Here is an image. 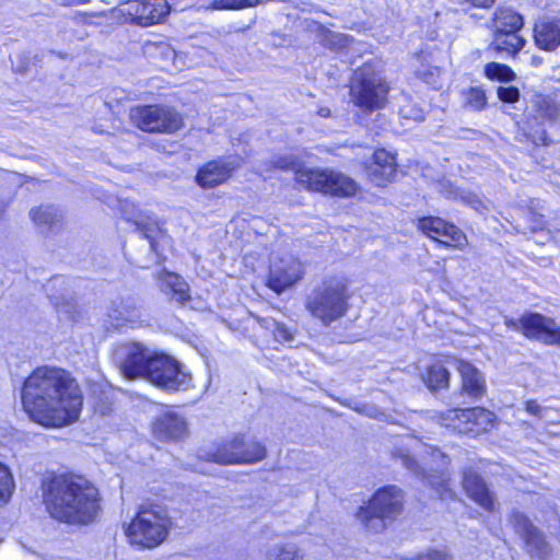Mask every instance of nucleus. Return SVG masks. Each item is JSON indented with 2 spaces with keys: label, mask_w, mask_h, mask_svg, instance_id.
<instances>
[{
  "label": "nucleus",
  "mask_w": 560,
  "mask_h": 560,
  "mask_svg": "<svg viewBox=\"0 0 560 560\" xmlns=\"http://www.w3.org/2000/svg\"><path fill=\"white\" fill-rule=\"evenodd\" d=\"M65 283V279L63 277H55L50 280V282L47 284L46 287V290L49 291L50 290V287H55L57 284H63Z\"/></svg>",
  "instance_id": "obj_50"
},
{
  "label": "nucleus",
  "mask_w": 560,
  "mask_h": 560,
  "mask_svg": "<svg viewBox=\"0 0 560 560\" xmlns=\"http://www.w3.org/2000/svg\"><path fill=\"white\" fill-rule=\"evenodd\" d=\"M362 415H365L370 418L382 419L385 415L377 409L374 405L365 404L362 405Z\"/></svg>",
  "instance_id": "obj_45"
},
{
  "label": "nucleus",
  "mask_w": 560,
  "mask_h": 560,
  "mask_svg": "<svg viewBox=\"0 0 560 560\" xmlns=\"http://www.w3.org/2000/svg\"><path fill=\"white\" fill-rule=\"evenodd\" d=\"M159 281L161 290L178 305L187 306L192 302L188 283L177 273L163 270L159 275Z\"/></svg>",
  "instance_id": "obj_27"
},
{
  "label": "nucleus",
  "mask_w": 560,
  "mask_h": 560,
  "mask_svg": "<svg viewBox=\"0 0 560 560\" xmlns=\"http://www.w3.org/2000/svg\"><path fill=\"white\" fill-rule=\"evenodd\" d=\"M395 156L384 149L376 150L369 162L365 163V171L370 179L377 186H383L392 179L396 173Z\"/></svg>",
  "instance_id": "obj_21"
},
{
  "label": "nucleus",
  "mask_w": 560,
  "mask_h": 560,
  "mask_svg": "<svg viewBox=\"0 0 560 560\" xmlns=\"http://www.w3.org/2000/svg\"><path fill=\"white\" fill-rule=\"evenodd\" d=\"M159 281L161 290L178 305L187 306L192 302L188 283L177 273L163 270L159 275Z\"/></svg>",
  "instance_id": "obj_28"
},
{
  "label": "nucleus",
  "mask_w": 560,
  "mask_h": 560,
  "mask_svg": "<svg viewBox=\"0 0 560 560\" xmlns=\"http://www.w3.org/2000/svg\"><path fill=\"white\" fill-rule=\"evenodd\" d=\"M293 155L275 156L271 167L295 171L296 182L308 190L337 197H351L358 191V184L348 175L330 168H296Z\"/></svg>",
  "instance_id": "obj_3"
},
{
  "label": "nucleus",
  "mask_w": 560,
  "mask_h": 560,
  "mask_svg": "<svg viewBox=\"0 0 560 560\" xmlns=\"http://www.w3.org/2000/svg\"><path fill=\"white\" fill-rule=\"evenodd\" d=\"M464 104L471 110L479 112L487 106V95L482 88L471 86L464 92Z\"/></svg>",
  "instance_id": "obj_38"
},
{
  "label": "nucleus",
  "mask_w": 560,
  "mask_h": 560,
  "mask_svg": "<svg viewBox=\"0 0 560 560\" xmlns=\"http://www.w3.org/2000/svg\"><path fill=\"white\" fill-rule=\"evenodd\" d=\"M402 505V491L397 486H386L372 495L366 506L359 508L355 517L365 528L378 533L401 513Z\"/></svg>",
  "instance_id": "obj_6"
},
{
  "label": "nucleus",
  "mask_w": 560,
  "mask_h": 560,
  "mask_svg": "<svg viewBox=\"0 0 560 560\" xmlns=\"http://www.w3.org/2000/svg\"><path fill=\"white\" fill-rule=\"evenodd\" d=\"M258 323L266 330L271 331L277 341L290 342L294 339V332L289 327L271 317L259 318Z\"/></svg>",
  "instance_id": "obj_35"
},
{
  "label": "nucleus",
  "mask_w": 560,
  "mask_h": 560,
  "mask_svg": "<svg viewBox=\"0 0 560 560\" xmlns=\"http://www.w3.org/2000/svg\"><path fill=\"white\" fill-rule=\"evenodd\" d=\"M399 115L404 119L417 122L424 120V112L422 107L409 100H406V102L400 105Z\"/></svg>",
  "instance_id": "obj_40"
},
{
  "label": "nucleus",
  "mask_w": 560,
  "mask_h": 560,
  "mask_svg": "<svg viewBox=\"0 0 560 560\" xmlns=\"http://www.w3.org/2000/svg\"><path fill=\"white\" fill-rule=\"evenodd\" d=\"M264 0H215L212 8L215 10H240L254 7Z\"/></svg>",
  "instance_id": "obj_41"
},
{
  "label": "nucleus",
  "mask_w": 560,
  "mask_h": 560,
  "mask_svg": "<svg viewBox=\"0 0 560 560\" xmlns=\"http://www.w3.org/2000/svg\"><path fill=\"white\" fill-rule=\"evenodd\" d=\"M510 521L515 532L523 538L526 551L530 557L546 560L550 548L542 532L534 526L525 514L518 511L512 513Z\"/></svg>",
  "instance_id": "obj_15"
},
{
  "label": "nucleus",
  "mask_w": 560,
  "mask_h": 560,
  "mask_svg": "<svg viewBox=\"0 0 560 560\" xmlns=\"http://www.w3.org/2000/svg\"><path fill=\"white\" fill-rule=\"evenodd\" d=\"M485 75L490 80L511 82L515 79V72L506 65L495 61L485 66Z\"/></svg>",
  "instance_id": "obj_37"
},
{
  "label": "nucleus",
  "mask_w": 560,
  "mask_h": 560,
  "mask_svg": "<svg viewBox=\"0 0 560 560\" xmlns=\"http://www.w3.org/2000/svg\"><path fill=\"white\" fill-rule=\"evenodd\" d=\"M265 560H306L304 552L292 542L277 544L264 553Z\"/></svg>",
  "instance_id": "obj_33"
},
{
  "label": "nucleus",
  "mask_w": 560,
  "mask_h": 560,
  "mask_svg": "<svg viewBox=\"0 0 560 560\" xmlns=\"http://www.w3.org/2000/svg\"><path fill=\"white\" fill-rule=\"evenodd\" d=\"M465 1L476 8H490L495 2V0H465Z\"/></svg>",
  "instance_id": "obj_47"
},
{
  "label": "nucleus",
  "mask_w": 560,
  "mask_h": 560,
  "mask_svg": "<svg viewBox=\"0 0 560 560\" xmlns=\"http://www.w3.org/2000/svg\"><path fill=\"white\" fill-rule=\"evenodd\" d=\"M317 113L320 117L330 116V109L328 107H320Z\"/></svg>",
  "instance_id": "obj_51"
},
{
  "label": "nucleus",
  "mask_w": 560,
  "mask_h": 560,
  "mask_svg": "<svg viewBox=\"0 0 560 560\" xmlns=\"http://www.w3.org/2000/svg\"><path fill=\"white\" fill-rule=\"evenodd\" d=\"M526 316L527 313L523 314L518 319L505 317L504 325L514 331H521L525 336V327L523 324V319Z\"/></svg>",
  "instance_id": "obj_44"
},
{
  "label": "nucleus",
  "mask_w": 560,
  "mask_h": 560,
  "mask_svg": "<svg viewBox=\"0 0 560 560\" xmlns=\"http://www.w3.org/2000/svg\"><path fill=\"white\" fill-rule=\"evenodd\" d=\"M559 108L548 96L536 95L532 101L526 120L518 126L515 132V141L521 143L530 142L535 145H547L548 137L545 129L546 122H552L558 118Z\"/></svg>",
  "instance_id": "obj_8"
},
{
  "label": "nucleus",
  "mask_w": 560,
  "mask_h": 560,
  "mask_svg": "<svg viewBox=\"0 0 560 560\" xmlns=\"http://www.w3.org/2000/svg\"><path fill=\"white\" fill-rule=\"evenodd\" d=\"M129 5V13L143 26L161 23L171 10L166 0L133 1Z\"/></svg>",
  "instance_id": "obj_20"
},
{
  "label": "nucleus",
  "mask_w": 560,
  "mask_h": 560,
  "mask_svg": "<svg viewBox=\"0 0 560 560\" xmlns=\"http://www.w3.org/2000/svg\"><path fill=\"white\" fill-rule=\"evenodd\" d=\"M494 415L485 408L452 409L441 415V423L459 434L478 435L492 425Z\"/></svg>",
  "instance_id": "obj_12"
},
{
  "label": "nucleus",
  "mask_w": 560,
  "mask_h": 560,
  "mask_svg": "<svg viewBox=\"0 0 560 560\" xmlns=\"http://www.w3.org/2000/svg\"><path fill=\"white\" fill-rule=\"evenodd\" d=\"M56 3H59L61 5H74V4H81L85 3L86 0H52Z\"/></svg>",
  "instance_id": "obj_49"
},
{
  "label": "nucleus",
  "mask_w": 560,
  "mask_h": 560,
  "mask_svg": "<svg viewBox=\"0 0 560 560\" xmlns=\"http://www.w3.org/2000/svg\"><path fill=\"white\" fill-rule=\"evenodd\" d=\"M535 45L545 51H553L560 46V19L544 16L534 26Z\"/></svg>",
  "instance_id": "obj_24"
},
{
  "label": "nucleus",
  "mask_w": 560,
  "mask_h": 560,
  "mask_svg": "<svg viewBox=\"0 0 560 560\" xmlns=\"http://www.w3.org/2000/svg\"><path fill=\"white\" fill-rule=\"evenodd\" d=\"M303 276V266L293 256L272 260L270 265L268 285L278 294L293 285Z\"/></svg>",
  "instance_id": "obj_16"
},
{
  "label": "nucleus",
  "mask_w": 560,
  "mask_h": 560,
  "mask_svg": "<svg viewBox=\"0 0 560 560\" xmlns=\"http://www.w3.org/2000/svg\"><path fill=\"white\" fill-rule=\"evenodd\" d=\"M526 39L515 32H495L489 49L509 57H515L525 46Z\"/></svg>",
  "instance_id": "obj_29"
},
{
  "label": "nucleus",
  "mask_w": 560,
  "mask_h": 560,
  "mask_svg": "<svg viewBox=\"0 0 560 560\" xmlns=\"http://www.w3.org/2000/svg\"><path fill=\"white\" fill-rule=\"evenodd\" d=\"M523 324L526 338L560 348V325L552 317L537 312H528Z\"/></svg>",
  "instance_id": "obj_17"
},
{
  "label": "nucleus",
  "mask_w": 560,
  "mask_h": 560,
  "mask_svg": "<svg viewBox=\"0 0 560 560\" xmlns=\"http://www.w3.org/2000/svg\"><path fill=\"white\" fill-rule=\"evenodd\" d=\"M528 222L532 224V231H541L546 226V220L544 215L537 213V212H529L527 217Z\"/></svg>",
  "instance_id": "obj_43"
},
{
  "label": "nucleus",
  "mask_w": 560,
  "mask_h": 560,
  "mask_svg": "<svg viewBox=\"0 0 560 560\" xmlns=\"http://www.w3.org/2000/svg\"><path fill=\"white\" fill-rule=\"evenodd\" d=\"M498 97L504 103H515L520 100V90L515 86H500Z\"/></svg>",
  "instance_id": "obj_42"
},
{
  "label": "nucleus",
  "mask_w": 560,
  "mask_h": 560,
  "mask_svg": "<svg viewBox=\"0 0 560 560\" xmlns=\"http://www.w3.org/2000/svg\"><path fill=\"white\" fill-rule=\"evenodd\" d=\"M266 448L256 441H247L244 436H235L223 443L212 454V460L219 464H252L264 459Z\"/></svg>",
  "instance_id": "obj_13"
},
{
  "label": "nucleus",
  "mask_w": 560,
  "mask_h": 560,
  "mask_svg": "<svg viewBox=\"0 0 560 560\" xmlns=\"http://www.w3.org/2000/svg\"><path fill=\"white\" fill-rule=\"evenodd\" d=\"M362 405H365V402H354V405L351 406V408L357 412L362 413Z\"/></svg>",
  "instance_id": "obj_53"
},
{
  "label": "nucleus",
  "mask_w": 560,
  "mask_h": 560,
  "mask_svg": "<svg viewBox=\"0 0 560 560\" xmlns=\"http://www.w3.org/2000/svg\"><path fill=\"white\" fill-rule=\"evenodd\" d=\"M395 457L399 463L411 471L415 476L425 481L441 499H452L453 491L448 488V477L446 475V467L448 465L447 456L439 450L432 452V457L440 458L441 463L434 472H427L424 468L407 452L399 450Z\"/></svg>",
  "instance_id": "obj_11"
},
{
  "label": "nucleus",
  "mask_w": 560,
  "mask_h": 560,
  "mask_svg": "<svg viewBox=\"0 0 560 560\" xmlns=\"http://www.w3.org/2000/svg\"><path fill=\"white\" fill-rule=\"evenodd\" d=\"M141 322V311L132 299L113 302L107 312V324L118 330L135 327Z\"/></svg>",
  "instance_id": "obj_22"
},
{
  "label": "nucleus",
  "mask_w": 560,
  "mask_h": 560,
  "mask_svg": "<svg viewBox=\"0 0 560 560\" xmlns=\"http://www.w3.org/2000/svg\"><path fill=\"white\" fill-rule=\"evenodd\" d=\"M526 411L529 412L533 416H540V412L542 410L541 406L536 400H528L526 401Z\"/></svg>",
  "instance_id": "obj_46"
},
{
  "label": "nucleus",
  "mask_w": 560,
  "mask_h": 560,
  "mask_svg": "<svg viewBox=\"0 0 560 560\" xmlns=\"http://www.w3.org/2000/svg\"><path fill=\"white\" fill-rule=\"evenodd\" d=\"M130 119L145 132L174 133L184 126L182 114L166 104L137 106L130 110Z\"/></svg>",
  "instance_id": "obj_10"
},
{
  "label": "nucleus",
  "mask_w": 560,
  "mask_h": 560,
  "mask_svg": "<svg viewBox=\"0 0 560 560\" xmlns=\"http://www.w3.org/2000/svg\"><path fill=\"white\" fill-rule=\"evenodd\" d=\"M418 228L430 238L446 246H460L465 234L454 224L439 217H424L418 220Z\"/></svg>",
  "instance_id": "obj_18"
},
{
  "label": "nucleus",
  "mask_w": 560,
  "mask_h": 560,
  "mask_svg": "<svg viewBox=\"0 0 560 560\" xmlns=\"http://www.w3.org/2000/svg\"><path fill=\"white\" fill-rule=\"evenodd\" d=\"M462 378L460 396L478 400L487 392L486 381L481 372L469 362L460 361L457 365Z\"/></svg>",
  "instance_id": "obj_26"
},
{
  "label": "nucleus",
  "mask_w": 560,
  "mask_h": 560,
  "mask_svg": "<svg viewBox=\"0 0 560 560\" xmlns=\"http://www.w3.org/2000/svg\"><path fill=\"white\" fill-rule=\"evenodd\" d=\"M143 378L168 393L188 390L191 387V374L174 358L155 352L149 360Z\"/></svg>",
  "instance_id": "obj_9"
},
{
  "label": "nucleus",
  "mask_w": 560,
  "mask_h": 560,
  "mask_svg": "<svg viewBox=\"0 0 560 560\" xmlns=\"http://www.w3.org/2000/svg\"><path fill=\"white\" fill-rule=\"evenodd\" d=\"M523 25V16L511 8H498L494 11L493 31L518 33Z\"/></svg>",
  "instance_id": "obj_31"
},
{
  "label": "nucleus",
  "mask_w": 560,
  "mask_h": 560,
  "mask_svg": "<svg viewBox=\"0 0 560 560\" xmlns=\"http://www.w3.org/2000/svg\"><path fill=\"white\" fill-rule=\"evenodd\" d=\"M153 432L161 441H179L188 434L186 419L176 411H165L153 423Z\"/></svg>",
  "instance_id": "obj_19"
},
{
  "label": "nucleus",
  "mask_w": 560,
  "mask_h": 560,
  "mask_svg": "<svg viewBox=\"0 0 560 560\" xmlns=\"http://www.w3.org/2000/svg\"><path fill=\"white\" fill-rule=\"evenodd\" d=\"M14 487L15 485L10 469L0 463V505L10 501Z\"/></svg>",
  "instance_id": "obj_39"
},
{
  "label": "nucleus",
  "mask_w": 560,
  "mask_h": 560,
  "mask_svg": "<svg viewBox=\"0 0 560 560\" xmlns=\"http://www.w3.org/2000/svg\"><path fill=\"white\" fill-rule=\"evenodd\" d=\"M362 405H365V402H354V405L351 406V408L357 412L362 413Z\"/></svg>",
  "instance_id": "obj_52"
},
{
  "label": "nucleus",
  "mask_w": 560,
  "mask_h": 560,
  "mask_svg": "<svg viewBox=\"0 0 560 560\" xmlns=\"http://www.w3.org/2000/svg\"><path fill=\"white\" fill-rule=\"evenodd\" d=\"M30 214L33 222L38 225L44 233L51 231L61 220L60 212L52 206L32 209Z\"/></svg>",
  "instance_id": "obj_32"
},
{
  "label": "nucleus",
  "mask_w": 560,
  "mask_h": 560,
  "mask_svg": "<svg viewBox=\"0 0 560 560\" xmlns=\"http://www.w3.org/2000/svg\"><path fill=\"white\" fill-rule=\"evenodd\" d=\"M21 399L30 418L47 428H60L79 419L82 395L77 382L58 368H37L25 378Z\"/></svg>",
  "instance_id": "obj_1"
},
{
  "label": "nucleus",
  "mask_w": 560,
  "mask_h": 560,
  "mask_svg": "<svg viewBox=\"0 0 560 560\" xmlns=\"http://www.w3.org/2000/svg\"><path fill=\"white\" fill-rule=\"evenodd\" d=\"M389 85L371 66L364 65L353 73L350 96L353 104L368 112L381 109L387 103Z\"/></svg>",
  "instance_id": "obj_7"
},
{
  "label": "nucleus",
  "mask_w": 560,
  "mask_h": 560,
  "mask_svg": "<svg viewBox=\"0 0 560 560\" xmlns=\"http://www.w3.org/2000/svg\"><path fill=\"white\" fill-rule=\"evenodd\" d=\"M349 299V287L345 278L326 277L306 295L305 310L327 327L347 314Z\"/></svg>",
  "instance_id": "obj_4"
},
{
  "label": "nucleus",
  "mask_w": 560,
  "mask_h": 560,
  "mask_svg": "<svg viewBox=\"0 0 560 560\" xmlns=\"http://www.w3.org/2000/svg\"><path fill=\"white\" fill-rule=\"evenodd\" d=\"M154 353L140 342H129L121 345L115 355L121 374L126 378L133 380L144 376L149 360Z\"/></svg>",
  "instance_id": "obj_14"
},
{
  "label": "nucleus",
  "mask_w": 560,
  "mask_h": 560,
  "mask_svg": "<svg viewBox=\"0 0 560 560\" xmlns=\"http://www.w3.org/2000/svg\"><path fill=\"white\" fill-rule=\"evenodd\" d=\"M421 65L416 69V74L419 79H421L423 82H425L429 85H432L434 89H438L440 85V75H441V69L436 66L427 65L423 62L424 55L421 52L417 57Z\"/></svg>",
  "instance_id": "obj_36"
},
{
  "label": "nucleus",
  "mask_w": 560,
  "mask_h": 560,
  "mask_svg": "<svg viewBox=\"0 0 560 560\" xmlns=\"http://www.w3.org/2000/svg\"><path fill=\"white\" fill-rule=\"evenodd\" d=\"M126 220L136 225L137 231L142 235V237L149 241L151 250L156 253L158 244L155 237L161 230L155 218L139 212L126 215Z\"/></svg>",
  "instance_id": "obj_30"
},
{
  "label": "nucleus",
  "mask_w": 560,
  "mask_h": 560,
  "mask_svg": "<svg viewBox=\"0 0 560 560\" xmlns=\"http://www.w3.org/2000/svg\"><path fill=\"white\" fill-rule=\"evenodd\" d=\"M238 166L236 160H214L201 167L196 182L203 188H212L225 182Z\"/></svg>",
  "instance_id": "obj_23"
},
{
  "label": "nucleus",
  "mask_w": 560,
  "mask_h": 560,
  "mask_svg": "<svg viewBox=\"0 0 560 560\" xmlns=\"http://www.w3.org/2000/svg\"><path fill=\"white\" fill-rule=\"evenodd\" d=\"M422 380L432 392L446 388L450 381V372L441 363H433L428 366Z\"/></svg>",
  "instance_id": "obj_34"
},
{
  "label": "nucleus",
  "mask_w": 560,
  "mask_h": 560,
  "mask_svg": "<svg viewBox=\"0 0 560 560\" xmlns=\"http://www.w3.org/2000/svg\"><path fill=\"white\" fill-rule=\"evenodd\" d=\"M44 502L51 517L88 525L100 512L98 490L82 477H54L43 485Z\"/></svg>",
  "instance_id": "obj_2"
},
{
  "label": "nucleus",
  "mask_w": 560,
  "mask_h": 560,
  "mask_svg": "<svg viewBox=\"0 0 560 560\" xmlns=\"http://www.w3.org/2000/svg\"><path fill=\"white\" fill-rule=\"evenodd\" d=\"M463 199L475 209L481 206L480 199L475 195H468L467 197H463Z\"/></svg>",
  "instance_id": "obj_48"
},
{
  "label": "nucleus",
  "mask_w": 560,
  "mask_h": 560,
  "mask_svg": "<svg viewBox=\"0 0 560 560\" xmlns=\"http://www.w3.org/2000/svg\"><path fill=\"white\" fill-rule=\"evenodd\" d=\"M463 487L467 495L486 511L494 510V494L477 472L472 470L464 471Z\"/></svg>",
  "instance_id": "obj_25"
},
{
  "label": "nucleus",
  "mask_w": 560,
  "mask_h": 560,
  "mask_svg": "<svg viewBox=\"0 0 560 560\" xmlns=\"http://www.w3.org/2000/svg\"><path fill=\"white\" fill-rule=\"evenodd\" d=\"M172 521L166 509L158 504L141 505L127 527L131 545L152 549L168 536Z\"/></svg>",
  "instance_id": "obj_5"
}]
</instances>
